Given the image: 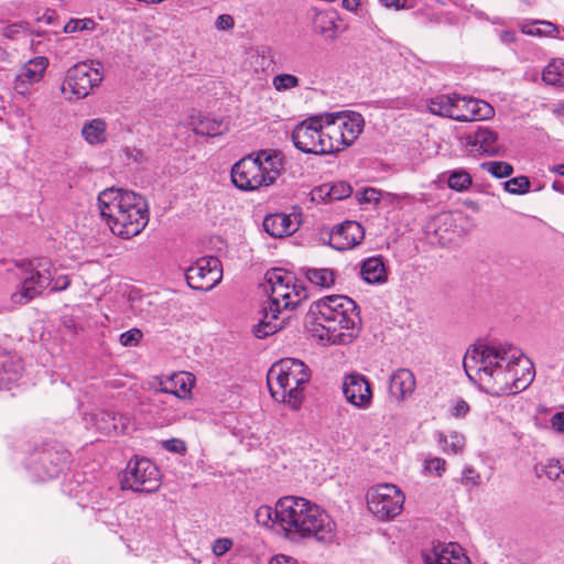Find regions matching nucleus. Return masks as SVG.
Returning a JSON list of instances; mask_svg holds the SVG:
<instances>
[{"instance_id": "50", "label": "nucleus", "mask_w": 564, "mask_h": 564, "mask_svg": "<svg viewBox=\"0 0 564 564\" xmlns=\"http://www.w3.org/2000/svg\"><path fill=\"white\" fill-rule=\"evenodd\" d=\"M551 426L555 432L564 434V411L552 415Z\"/></svg>"}, {"instance_id": "40", "label": "nucleus", "mask_w": 564, "mask_h": 564, "mask_svg": "<svg viewBox=\"0 0 564 564\" xmlns=\"http://www.w3.org/2000/svg\"><path fill=\"white\" fill-rule=\"evenodd\" d=\"M447 184L452 189L460 192L471 184V178L467 172L455 171L449 175Z\"/></svg>"}, {"instance_id": "32", "label": "nucleus", "mask_w": 564, "mask_h": 564, "mask_svg": "<svg viewBox=\"0 0 564 564\" xmlns=\"http://www.w3.org/2000/svg\"><path fill=\"white\" fill-rule=\"evenodd\" d=\"M304 274L306 279L316 286L330 288L335 283V273L327 268H307Z\"/></svg>"}, {"instance_id": "8", "label": "nucleus", "mask_w": 564, "mask_h": 564, "mask_svg": "<svg viewBox=\"0 0 564 564\" xmlns=\"http://www.w3.org/2000/svg\"><path fill=\"white\" fill-rule=\"evenodd\" d=\"M284 170L283 155L276 151H260L256 158L245 156L231 169V180L242 191L272 185Z\"/></svg>"}, {"instance_id": "51", "label": "nucleus", "mask_w": 564, "mask_h": 564, "mask_svg": "<svg viewBox=\"0 0 564 564\" xmlns=\"http://www.w3.org/2000/svg\"><path fill=\"white\" fill-rule=\"evenodd\" d=\"M234 25V19L229 14H221L217 18L216 26L220 31H227Z\"/></svg>"}, {"instance_id": "59", "label": "nucleus", "mask_w": 564, "mask_h": 564, "mask_svg": "<svg viewBox=\"0 0 564 564\" xmlns=\"http://www.w3.org/2000/svg\"><path fill=\"white\" fill-rule=\"evenodd\" d=\"M364 199L366 202L378 200V192L373 188L365 191Z\"/></svg>"}, {"instance_id": "41", "label": "nucleus", "mask_w": 564, "mask_h": 564, "mask_svg": "<svg viewBox=\"0 0 564 564\" xmlns=\"http://www.w3.org/2000/svg\"><path fill=\"white\" fill-rule=\"evenodd\" d=\"M530 188V181L527 176L510 178L505 183V189L511 194H524Z\"/></svg>"}, {"instance_id": "33", "label": "nucleus", "mask_w": 564, "mask_h": 564, "mask_svg": "<svg viewBox=\"0 0 564 564\" xmlns=\"http://www.w3.org/2000/svg\"><path fill=\"white\" fill-rule=\"evenodd\" d=\"M542 79L545 84L564 87V62L554 59L544 68Z\"/></svg>"}, {"instance_id": "5", "label": "nucleus", "mask_w": 564, "mask_h": 564, "mask_svg": "<svg viewBox=\"0 0 564 564\" xmlns=\"http://www.w3.org/2000/svg\"><path fill=\"white\" fill-rule=\"evenodd\" d=\"M269 289V305L263 308V317L253 327L258 338H264L282 329L289 316L280 317L301 304L307 297L305 288L291 273L281 269H273L265 275Z\"/></svg>"}, {"instance_id": "14", "label": "nucleus", "mask_w": 564, "mask_h": 564, "mask_svg": "<svg viewBox=\"0 0 564 564\" xmlns=\"http://www.w3.org/2000/svg\"><path fill=\"white\" fill-rule=\"evenodd\" d=\"M185 276L191 289L208 292L223 279L221 263L216 257L199 258L186 270Z\"/></svg>"}, {"instance_id": "61", "label": "nucleus", "mask_w": 564, "mask_h": 564, "mask_svg": "<svg viewBox=\"0 0 564 564\" xmlns=\"http://www.w3.org/2000/svg\"><path fill=\"white\" fill-rule=\"evenodd\" d=\"M552 188L554 191L558 192V193H563L564 194V184L558 182V181L553 182Z\"/></svg>"}, {"instance_id": "44", "label": "nucleus", "mask_w": 564, "mask_h": 564, "mask_svg": "<svg viewBox=\"0 0 564 564\" xmlns=\"http://www.w3.org/2000/svg\"><path fill=\"white\" fill-rule=\"evenodd\" d=\"M143 338V333L139 328H131L119 336V343L123 347H135Z\"/></svg>"}, {"instance_id": "49", "label": "nucleus", "mask_w": 564, "mask_h": 564, "mask_svg": "<svg viewBox=\"0 0 564 564\" xmlns=\"http://www.w3.org/2000/svg\"><path fill=\"white\" fill-rule=\"evenodd\" d=\"M469 412V405L464 400H458L451 410L455 417H464Z\"/></svg>"}, {"instance_id": "11", "label": "nucleus", "mask_w": 564, "mask_h": 564, "mask_svg": "<svg viewBox=\"0 0 564 564\" xmlns=\"http://www.w3.org/2000/svg\"><path fill=\"white\" fill-rule=\"evenodd\" d=\"M121 490L152 494L160 489L162 475L159 467L144 456L133 455L118 474Z\"/></svg>"}, {"instance_id": "31", "label": "nucleus", "mask_w": 564, "mask_h": 564, "mask_svg": "<svg viewBox=\"0 0 564 564\" xmlns=\"http://www.w3.org/2000/svg\"><path fill=\"white\" fill-rule=\"evenodd\" d=\"M228 129L227 123L221 120L202 118L194 124V132L206 137H216L223 134Z\"/></svg>"}, {"instance_id": "7", "label": "nucleus", "mask_w": 564, "mask_h": 564, "mask_svg": "<svg viewBox=\"0 0 564 564\" xmlns=\"http://www.w3.org/2000/svg\"><path fill=\"white\" fill-rule=\"evenodd\" d=\"M310 378V369L302 360L284 358L271 366L267 375V383L275 401L286 403L291 409H297Z\"/></svg>"}, {"instance_id": "15", "label": "nucleus", "mask_w": 564, "mask_h": 564, "mask_svg": "<svg viewBox=\"0 0 564 564\" xmlns=\"http://www.w3.org/2000/svg\"><path fill=\"white\" fill-rule=\"evenodd\" d=\"M344 397L351 405L366 410L372 403V390L369 380L361 373L352 372L343 379Z\"/></svg>"}, {"instance_id": "62", "label": "nucleus", "mask_w": 564, "mask_h": 564, "mask_svg": "<svg viewBox=\"0 0 564 564\" xmlns=\"http://www.w3.org/2000/svg\"><path fill=\"white\" fill-rule=\"evenodd\" d=\"M502 35L509 36V35H513V34L510 31H503Z\"/></svg>"}, {"instance_id": "60", "label": "nucleus", "mask_w": 564, "mask_h": 564, "mask_svg": "<svg viewBox=\"0 0 564 564\" xmlns=\"http://www.w3.org/2000/svg\"><path fill=\"white\" fill-rule=\"evenodd\" d=\"M551 172L553 173H556L561 176H564V163L562 164H556V165H553L551 169H550Z\"/></svg>"}, {"instance_id": "56", "label": "nucleus", "mask_w": 564, "mask_h": 564, "mask_svg": "<svg viewBox=\"0 0 564 564\" xmlns=\"http://www.w3.org/2000/svg\"><path fill=\"white\" fill-rule=\"evenodd\" d=\"M106 189L101 191L99 194H98V208H99V212H100V217L102 219H106Z\"/></svg>"}, {"instance_id": "18", "label": "nucleus", "mask_w": 564, "mask_h": 564, "mask_svg": "<svg viewBox=\"0 0 564 564\" xmlns=\"http://www.w3.org/2000/svg\"><path fill=\"white\" fill-rule=\"evenodd\" d=\"M464 145L471 155H498L500 145L495 131L486 127H478L464 138Z\"/></svg>"}, {"instance_id": "2", "label": "nucleus", "mask_w": 564, "mask_h": 564, "mask_svg": "<svg viewBox=\"0 0 564 564\" xmlns=\"http://www.w3.org/2000/svg\"><path fill=\"white\" fill-rule=\"evenodd\" d=\"M362 116L339 111L310 117L292 131L294 147L303 153L329 154L351 145L364 130Z\"/></svg>"}, {"instance_id": "27", "label": "nucleus", "mask_w": 564, "mask_h": 564, "mask_svg": "<svg viewBox=\"0 0 564 564\" xmlns=\"http://www.w3.org/2000/svg\"><path fill=\"white\" fill-rule=\"evenodd\" d=\"M437 443L445 454L459 455L464 452L466 440L465 436L456 431L448 434L437 433Z\"/></svg>"}, {"instance_id": "35", "label": "nucleus", "mask_w": 564, "mask_h": 564, "mask_svg": "<svg viewBox=\"0 0 564 564\" xmlns=\"http://www.w3.org/2000/svg\"><path fill=\"white\" fill-rule=\"evenodd\" d=\"M254 518L258 524L270 528L274 524L280 527V517L278 514V502L274 508L270 506H260L254 513Z\"/></svg>"}, {"instance_id": "42", "label": "nucleus", "mask_w": 564, "mask_h": 564, "mask_svg": "<svg viewBox=\"0 0 564 564\" xmlns=\"http://www.w3.org/2000/svg\"><path fill=\"white\" fill-rule=\"evenodd\" d=\"M95 22L91 19H73L69 20L64 26L65 33H75L78 31H93Z\"/></svg>"}, {"instance_id": "45", "label": "nucleus", "mask_w": 564, "mask_h": 564, "mask_svg": "<svg viewBox=\"0 0 564 564\" xmlns=\"http://www.w3.org/2000/svg\"><path fill=\"white\" fill-rule=\"evenodd\" d=\"M299 85V78L291 74H281L273 78V86L276 90H288Z\"/></svg>"}, {"instance_id": "12", "label": "nucleus", "mask_w": 564, "mask_h": 564, "mask_svg": "<svg viewBox=\"0 0 564 564\" xmlns=\"http://www.w3.org/2000/svg\"><path fill=\"white\" fill-rule=\"evenodd\" d=\"M105 73L100 62H79L66 70L61 91L68 101L86 98L104 80Z\"/></svg>"}, {"instance_id": "21", "label": "nucleus", "mask_w": 564, "mask_h": 564, "mask_svg": "<svg viewBox=\"0 0 564 564\" xmlns=\"http://www.w3.org/2000/svg\"><path fill=\"white\" fill-rule=\"evenodd\" d=\"M23 371V360L17 352L0 348V389H11Z\"/></svg>"}, {"instance_id": "19", "label": "nucleus", "mask_w": 564, "mask_h": 564, "mask_svg": "<svg viewBox=\"0 0 564 564\" xmlns=\"http://www.w3.org/2000/svg\"><path fill=\"white\" fill-rule=\"evenodd\" d=\"M365 239V229L357 221H345L336 226L329 235V245L339 251L350 250Z\"/></svg>"}, {"instance_id": "26", "label": "nucleus", "mask_w": 564, "mask_h": 564, "mask_svg": "<svg viewBox=\"0 0 564 564\" xmlns=\"http://www.w3.org/2000/svg\"><path fill=\"white\" fill-rule=\"evenodd\" d=\"M361 278L369 284H381L387 281V272L381 257L365 260L360 268Z\"/></svg>"}, {"instance_id": "29", "label": "nucleus", "mask_w": 564, "mask_h": 564, "mask_svg": "<svg viewBox=\"0 0 564 564\" xmlns=\"http://www.w3.org/2000/svg\"><path fill=\"white\" fill-rule=\"evenodd\" d=\"M535 471L539 477L544 475L552 481L564 484V465L558 459H546L535 467Z\"/></svg>"}, {"instance_id": "17", "label": "nucleus", "mask_w": 564, "mask_h": 564, "mask_svg": "<svg viewBox=\"0 0 564 564\" xmlns=\"http://www.w3.org/2000/svg\"><path fill=\"white\" fill-rule=\"evenodd\" d=\"M47 66L48 59L45 56H36L29 59L15 76L13 86L14 91L22 96L29 95L30 87L42 80Z\"/></svg>"}, {"instance_id": "64", "label": "nucleus", "mask_w": 564, "mask_h": 564, "mask_svg": "<svg viewBox=\"0 0 564 564\" xmlns=\"http://www.w3.org/2000/svg\"><path fill=\"white\" fill-rule=\"evenodd\" d=\"M14 32V30H11L10 33H8L7 35H12Z\"/></svg>"}, {"instance_id": "63", "label": "nucleus", "mask_w": 564, "mask_h": 564, "mask_svg": "<svg viewBox=\"0 0 564 564\" xmlns=\"http://www.w3.org/2000/svg\"><path fill=\"white\" fill-rule=\"evenodd\" d=\"M127 288H128V285H124L123 290H120L123 293V295L127 294Z\"/></svg>"}, {"instance_id": "13", "label": "nucleus", "mask_w": 564, "mask_h": 564, "mask_svg": "<svg viewBox=\"0 0 564 564\" xmlns=\"http://www.w3.org/2000/svg\"><path fill=\"white\" fill-rule=\"evenodd\" d=\"M405 496L392 484H382L371 488L367 494L369 511L379 520H391L401 513Z\"/></svg>"}, {"instance_id": "24", "label": "nucleus", "mask_w": 564, "mask_h": 564, "mask_svg": "<svg viewBox=\"0 0 564 564\" xmlns=\"http://www.w3.org/2000/svg\"><path fill=\"white\" fill-rule=\"evenodd\" d=\"M415 387L416 380L410 369L399 368L389 378V392L398 401H404L411 397Z\"/></svg>"}, {"instance_id": "58", "label": "nucleus", "mask_w": 564, "mask_h": 564, "mask_svg": "<svg viewBox=\"0 0 564 564\" xmlns=\"http://www.w3.org/2000/svg\"><path fill=\"white\" fill-rule=\"evenodd\" d=\"M341 4L346 10L354 12L359 7V0H343Z\"/></svg>"}, {"instance_id": "23", "label": "nucleus", "mask_w": 564, "mask_h": 564, "mask_svg": "<svg viewBox=\"0 0 564 564\" xmlns=\"http://www.w3.org/2000/svg\"><path fill=\"white\" fill-rule=\"evenodd\" d=\"M195 377L191 372H174L172 376L161 379L155 388L163 393L174 394L180 399H186L192 393Z\"/></svg>"}, {"instance_id": "20", "label": "nucleus", "mask_w": 564, "mask_h": 564, "mask_svg": "<svg viewBox=\"0 0 564 564\" xmlns=\"http://www.w3.org/2000/svg\"><path fill=\"white\" fill-rule=\"evenodd\" d=\"M425 236L432 245H451L455 238L453 215L444 212L432 217L425 225Z\"/></svg>"}, {"instance_id": "38", "label": "nucleus", "mask_w": 564, "mask_h": 564, "mask_svg": "<svg viewBox=\"0 0 564 564\" xmlns=\"http://www.w3.org/2000/svg\"><path fill=\"white\" fill-rule=\"evenodd\" d=\"M423 471L427 475L442 477L446 471V460L441 457L427 455L423 462Z\"/></svg>"}, {"instance_id": "54", "label": "nucleus", "mask_w": 564, "mask_h": 564, "mask_svg": "<svg viewBox=\"0 0 564 564\" xmlns=\"http://www.w3.org/2000/svg\"><path fill=\"white\" fill-rule=\"evenodd\" d=\"M269 564H299L297 561L294 557L284 555V554H278L273 556Z\"/></svg>"}, {"instance_id": "46", "label": "nucleus", "mask_w": 564, "mask_h": 564, "mask_svg": "<svg viewBox=\"0 0 564 564\" xmlns=\"http://www.w3.org/2000/svg\"><path fill=\"white\" fill-rule=\"evenodd\" d=\"M462 485L465 487H478L481 482V476L479 473L475 470L471 466H466L462 471V478H460Z\"/></svg>"}, {"instance_id": "28", "label": "nucleus", "mask_w": 564, "mask_h": 564, "mask_svg": "<svg viewBox=\"0 0 564 564\" xmlns=\"http://www.w3.org/2000/svg\"><path fill=\"white\" fill-rule=\"evenodd\" d=\"M82 135L91 145L104 143L106 141V121L98 118L85 122Z\"/></svg>"}, {"instance_id": "37", "label": "nucleus", "mask_w": 564, "mask_h": 564, "mask_svg": "<svg viewBox=\"0 0 564 564\" xmlns=\"http://www.w3.org/2000/svg\"><path fill=\"white\" fill-rule=\"evenodd\" d=\"M321 192H325V194L332 200H340V199L349 197L352 193V188L346 182H337V183H334L332 186H328V185L322 186Z\"/></svg>"}, {"instance_id": "43", "label": "nucleus", "mask_w": 564, "mask_h": 564, "mask_svg": "<svg viewBox=\"0 0 564 564\" xmlns=\"http://www.w3.org/2000/svg\"><path fill=\"white\" fill-rule=\"evenodd\" d=\"M61 330L63 334L74 337L83 330V327L73 315H63L61 317Z\"/></svg>"}, {"instance_id": "10", "label": "nucleus", "mask_w": 564, "mask_h": 564, "mask_svg": "<svg viewBox=\"0 0 564 564\" xmlns=\"http://www.w3.org/2000/svg\"><path fill=\"white\" fill-rule=\"evenodd\" d=\"M25 452V468L37 481L56 478L70 462V453L56 441L36 444Z\"/></svg>"}, {"instance_id": "57", "label": "nucleus", "mask_w": 564, "mask_h": 564, "mask_svg": "<svg viewBox=\"0 0 564 564\" xmlns=\"http://www.w3.org/2000/svg\"><path fill=\"white\" fill-rule=\"evenodd\" d=\"M384 7L387 8H393V9H401L405 4V0H379Z\"/></svg>"}, {"instance_id": "36", "label": "nucleus", "mask_w": 564, "mask_h": 564, "mask_svg": "<svg viewBox=\"0 0 564 564\" xmlns=\"http://www.w3.org/2000/svg\"><path fill=\"white\" fill-rule=\"evenodd\" d=\"M88 505L91 510L96 512V520L104 521V510H105V496L104 489L100 487H94L87 492Z\"/></svg>"}, {"instance_id": "6", "label": "nucleus", "mask_w": 564, "mask_h": 564, "mask_svg": "<svg viewBox=\"0 0 564 564\" xmlns=\"http://www.w3.org/2000/svg\"><path fill=\"white\" fill-rule=\"evenodd\" d=\"M147 202L132 191L108 187V228L115 236L130 239L149 224Z\"/></svg>"}, {"instance_id": "22", "label": "nucleus", "mask_w": 564, "mask_h": 564, "mask_svg": "<svg viewBox=\"0 0 564 564\" xmlns=\"http://www.w3.org/2000/svg\"><path fill=\"white\" fill-rule=\"evenodd\" d=\"M424 564H470V561L457 543H440L424 555Z\"/></svg>"}, {"instance_id": "39", "label": "nucleus", "mask_w": 564, "mask_h": 564, "mask_svg": "<svg viewBox=\"0 0 564 564\" xmlns=\"http://www.w3.org/2000/svg\"><path fill=\"white\" fill-rule=\"evenodd\" d=\"M484 167L497 178L508 177L513 173L512 165L502 161L487 162Z\"/></svg>"}, {"instance_id": "48", "label": "nucleus", "mask_w": 564, "mask_h": 564, "mask_svg": "<svg viewBox=\"0 0 564 564\" xmlns=\"http://www.w3.org/2000/svg\"><path fill=\"white\" fill-rule=\"evenodd\" d=\"M232 546V541L227 538L218 539L213 544V553L216 556H221L227 553Z\"/></svg>"}, {"instance_id": "4", "label": "nucleus", "mask_w": 564, "mask_h": 564, "mask_svg": "<svg viewBox=\"0 0 564 564\" xmlns=\"http://www.w3.org/2000/svg\"><path fill=\"white\" fill-rule=\"evenodd\" d=\"M313 336L323 345H348L360 334L361 318L356 302L345 295H330L315 303Z\"/></svg>"}, {"instance_id": "52", "label": "nucleus", "mask_w": 564, "mask_h": 564, "mask_svg": "<svg viewBox=\"0 0 564 564\" xmlns=\"http://www.w3.org/2000/svg\"><path fill=\"white\" fill-rule=\"evenodd\" d=\"M315 24L316 26L321 25L323 28V32L330 31L332 26L334 25L332 18L324 13L317 14L315 19Z\"/></svg>"}, {"instance_id": "34", "label": "nucleus", "mask_w": 564, "mask_h": 564, "mask_svg": "<svg viewBox=\"0 0 564 564\" xmlns=\"http://www.w3.org/2000/svg\"><path fill=\"white\" fill-rule=\"evenodd\" d=\"M454 96L440 95L430 99L427 108L431 113L452 118Z\"/></svg>"}, {"instance_id": "16", "label": "nucleus", "mask_w": 564, "mask_h": 564, "mask_svg": "<svg viewBox=\"0 0 564 564\" xmlns=\"http://www.w3.org/2000/svg\"><path fill=\"white\" fill-rule=\"evenodd\" d=\"M494 108L486 101L454 95L452 119L457 121H479L491 118Z\"/></svg>"}, {"instance_id": "55", "label": "nucleus", "mask_w": 564, "mask_h": 564, "mask_svg": "<svg viewBox=\"0 0 564 564\" xmlns=\"http://www.w3.org/2000/svg\"><path fill=\"white\" fill-rule=\"evenodd\" d=\"M124 154L128 160H132L133 162H141L143 160V153L137 149H124Z\"/></svg>"}, {"instance_id": "1", "label": "nucleus", "mask_w": 564, "mask_h": 564, "mask_svg": "<svg viewBox=\"0 0 564 564\" xmlns=\"http://www.w3.org/2000/svg\"><path fill=\"white\" fill-rule=\"evenodd\" d=\"M468 379L491 395H511L525 390L534 380L533 361L512 344H478L463 360Z\"/></svg>"}, {"instance_id": "53", "label": "nucleus", "mask_w": 564, "mask_h": 564, "mask_svg": "<svg viewBox=\"0 0 564 564\" xmlns=\"http://www.w3.org/2000/svg\"><path fill=\"white\" fill-rule=\"evenodd\" d=\"M391 202L393 203H403V204H413L415 202L414 196L409 193L403 194H392Z\"/></svg>"}, {"instance_id": "47", "label": "nucleus", "mask_w": 564, "mask_h": 564, "mask_svg": "<svg viewBox=\"0 0 564 564\" xmlns=\"http://www.w3.org/2000/svg\"><path fill=\"white\" fill-rule=\"evenodd\" d=\"M163 448L167 452L184 455L186 453V445L182 440L171 438L163 442Z\"/></svg>"}, {"instance_id": "9", "label": "nucleus", "mask_w": 564, "mask_h": 564, "mask_svg": "<svg viewBox=\"0 0 564 564\" xmlns=\"http://www.w3.org/2000/svg\"><path fill=\"white\" fill-rule=\"evenodd\" d=\"M19 267L23 268L29 275L22 280L20 290L12 294V301L17 304L29 303L50 286L51 291L56 292L64 291L70 285L68 275H61L53 280L52 263L46 258L24 260Z\"/></svg>"}, {"instance_id": "25", "label": "nucleus", "mask_w": 564, "mask_h": 564, "mask_svg": "<svg viewBox=\"0 0 564 564\" xmlns=\"http://www.w3.org/2000/svg\"><path fill=\"white\" fill-rule=\"evenodd\" d=\"M262 225L265 232L274 238L290 236L297 230L299 226L295 218L283 213L268 215Z\"/></svg>"}, {"instance_id": "30", "label": "nucleus", "mask_w": 564, "mask_h": 564, "mask_svg": "<svg viewBox=\"0 0 564 564\" xmlns=\"http://www.w3.org/2000/svg\"><path fill=\"white\" fill-rule=\"evenodd\" d=\"M521 33L523 35H552L553 33H560L561 30L557 25L549 21L533 20L524 22L520 25Z\"/></svg>"}, {"instance_id": "3", "label": "nucleus", "mask_w": 564, "mask_h": 564, "mask_svg": "<svg viewBox=\"0 0 564 564\" xmlns=\"http://www.w3.org/2000/svg\"><path fill=\"white\" fill-rule=\"evenodd\" d=\"M280 529L290 541L313 539L330 544L336 539V523L316 503L297 496H285L278 500Z\"/></svg>"}]
</instances>
